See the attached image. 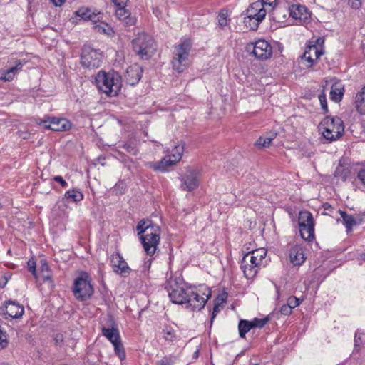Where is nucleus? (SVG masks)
Wrapping results in <instances>:
<instances>
[{
  "label": "nucleus",
  "mask_w": 365,
  "mask_h": 365,
  "mask_svg": "<svg viewBox=\"0 0 365 365\" xmlns=\"http://www.w3.org/2000/svg\"><path fill=\"white\" fill-rule=\"evenodd\" d=\"M95 82L98 88L109 96H118L122 87L121 76L113 71H100L95 78Z\"/></svg>",
  "instance_id": "nucleus-1"
},
{
  "label": "nucleus",
  "mask_w": 365,
  "mask_h": 365,
  "mask_svg": "<svg viewBox=\"0 0 365 365\" xmlns=\"http://www.w3.org/2000/svg\"><path fill=\"white\" fill-rule=\"evenodd\" d=\"M267 255V250L261 248L245 254L241 261V268L247 279H252L258 272Z\"/></svg>",
  "instance_id": "nucleus-2"
},
{
  "label": "nucleus",
  "mask_w": 365,
  "mask_h": 365,
  "mask_svg": "<svg viewBox=\"0 0 365 365\" xmlns=\"http://www.w3.org/2000/svg\"><path fill=\"white\" fill-rule=\"evenodd\" d=\"M187 292L188 297L186 299L185 307L190 308L192 311L204 308L212 294L210 288L205 285L188 287Z\"/></svg>",
  "instance_id": "nucleus-3"
},
{
  "label": "nucleus",
  "mask_w": 365,
  "mask_h": 365,
  "mask_svg": "<svg viewBox=\"0 0 365 365\" xmlns=\"http://www.w3.org/2000/svg\"><path fill=\"white\" fill-rule=\"evenodd\" d=\"M322 135L329 142L336 140L344 131L343 120L339 117L327 116L319 125Z\"/></svg>",
  "instance_id": "nucleus-4"
},
{
  "label": "nucleus",
  "mask_w": 365,
  "mask_h": 365,
  "mask_svg": "<svg viewBox=\"0 0 365 365\" xmlns=\"http://www.w3.org/2000/svg\"><path fill=\"white\" fill-rule=\"evenodd\" d=\"M73 292L76 299L83 302L93 294V288L91 285V278L86 272H82L74 280Z\"/></svg>",
  "instance_id": "nucleus-5"
},
{
  "label": "nucleus",
  "mask_w": 365,
  "mask_h": 365,
  "mask_svg": "<svg viewBox=\"0 0 365 365\" xmlns=\"http://www.w3.org/2000/svg\"><path fill=\"white\" fill-rule=\"evenodd\" d=\"M267 11L264 9V3L256 1L251 4L247 9L245 23L252 30H257L259 24L265 18Z\"/></svg>",
  "instance_id": "nucleus-6"
},
{
  "label": "nucleus",
  "mask_w": 365,
  "mask_h": 365,
  "mask_svg": "<svg viewBox=\"0 0 365 365\" xmlns=\"http://www.w3.org/2000/svg\"><path fill=\"white\" fill-rule=\"evenodd\" d=\"M134 51L144 60L149 59L155 51L154 39L148 34L139 35L133 41Z\"/></svg>",
  "instance_id": "nucleus-7"
},
{
  "label": "nucleus",
  "mask_w": 365,
  "mask_h": 365,
  "mask_svg": "<svg viewBox=\"0 0 365 365\" xmlns=\"http://www.w3.org/2000/svg\"><path fill=\"white\" fill-rule=\"evenodd\" d=\"M191 47L192 43L189 39H185L175 47L174 58L172 63L173 68L178 72H182L187 66Z\"/></svg>",
  "instance_id": "nucleus-8"
},
{
  "label": "nucleus",
  "mask_w": 365,
  "mask_h": 365,
  "mask_svg": "<svg viewBox=\"0 0 365 365\" xmlns=\"http://www.w3.org/2000/svg\"><path fill=\"white\" fill-rule=\"evenodd\" d=\"M185 150V144L181 143L176 145L171 152V154L163 158L160 161L157 163H150V168L155 170L165 171L170 165H175L182 158Z\"/></svg>",
  "instance_id": "nucleus-9"
},
{
  "label": "nucleus",
  "mask_w": 365,
  "mask_h": 365,
  "mask_svg": "<svg viewBox=\"0 0 365 365\" xmlns=\"http://www.w3.org/2000/svg\"><path fill=\"white\" fill-rule=\"evenodd\" d=\"M161 228L160 226H155L152 231L142 235L140 242L145 253L149 256H153L160 244Z\"/></svg>",
  "instance_id": "nucleus-10"
},
{
  "label": "nucleus",
  "mask_w": 365,
  "mask_h": 365,
  "mask_svg": "<svg viewBox=\"0 0 365 365\" xmlns=\"http://www.w3.org/2000/svg\"><path fill=\"white\" fill-rule=\"evenodd\" d=\"M102 53L89 46H85L82 49L81 63L83 67L97 68L102 61Z\"/></svg>",
  "instance_id": "nucleus-11"
},
{
  "label": "nucleus",
  "mask_w": 365,
  "mask_h": 365,
  "mask_svg": "<svg viewBox=\"0 0 365 365\" xmlns=\"http://www.w3.org/2000/svg\"><path fill=\"white\" fill-rule=\"evenodd\" d=\"M102 334L112 343L115 354L123 361L126 355L118 329L103 327Z\"/></svg>",
  "instance_id": "nucleus-12"
},
{
  "label": "nucleus",
  "mask_w": 365,
  "mask_h": 365,
  "mask_svg": "<svg viewBox=\"0 0 365 365\" xmlns=\"http://www.w3.org/2000/svg\"><path fill=\"white\" fill-rule=\"evenodd\" d=\"M187 287L179 284L175 281H171L168 288V296L173 304L185 305L186 299L188 297Z\"/></svg>",
  "instance_id": "nucleus-13"
},
{
  "label": "nucleus",
  "mask_w": 365,
  "mask_h": 365,
  "mask_svg": "<svg viewBox=\"0 0 365 365\" xmlns=\"http://www.w3.org/2000/svg\"><path fill=\"white\" fill-rule=\"evenodd\" d=\"M255 57L260 60H266L271 57L272 48L269 43L265 40H258L248 46Z\"/></svg>",
  "instance_id": "nucleus-14"
},
{
  "label": "nucleus",
  "mask_w": 365,
  "mask_h": 365,
  "mask_svg": "<svg viewBox=\"0 0 365 365\" xmlns=\"http://www.w3.org/2000/svg\"><path fill=\"white\" fill-rule=\"evenodd\" d=\"M199 172L188 168L181 178L180 188L182 190L191 192L199 186Z\"/></svg>",
  "instance_id": "nucleus-15"
},
{
  "label": "nucleus",
  "mask_w": 365,
  "mask_h": 365,
  "mask_svg": "<svg viewBox=\"0 0 365 365\" xmlns=\"http://www.w3.org/2000/svg\"><path fill=\"white\" fill-rule=\"evenodd\" d=\"M110 264L114 272L123 277L128 276L131 269L127 262L119 252H115L110 256Z\"/></svg>",
  "instance_id": "nucleus-16"
},
{
  "label": "nucleus",
  "mask_w": 365,
  "mask_h": 365,
  "mask_svg": "<svg viewBox=\"0 0 365 365\" xmlns=\"http://www.w3.org/2000/svg\"><path fill=\"white\" fill-rule=\"evenodd\" d=\"M320 41L321 38H317L307 45L302 58L309 63V67L312 66L314 62L323 54L322 49L316 45V43L318 44Z\"/></svg>",
  "instance_id": "nucleus-17"
},
{
  "label": "nucleus",
  "mask_w": 365,
  "mask_h": 365,
  "mask_svg": "<svg viewBox=\"0 0 365 365\" xmlns=\"http://www.w3.org/2000/svg\"><path fill=\"white\" fill-rule=\"evenodd\" d=\"M1 309L4 311V314L6 319L9 318H21L24 313V307L21 304L11 300L6 302L4 306L1 307Z\"/></svg>",
  "instance_id": "nucleus-18"
},
{
  "label": "nucleus",
  "mask_w": 365,
  "mask_h": 365,
  "mask_svg": "<svg viewBox=\"0 0 365 365\" xmlns=\"http://www.w3.org/2000/svg\"><path fill=\"white\" fill-rule=\"evenodd\" d=\"M142 74V68L138 64H133L127 68L123 78L128 84L135 86L140 80Z\"/></svg>",
  "instance_id": "nucleus-19"
},
{
  "label": "nucleus",
  "mask_w": 365,
  "mask_h": 365,
  "mask_svg": "<svg viewBox=\"0 0 365 365\" xmlns=\"http://www.w3.org/2000/svg\"><path fill=\"white\" fill-rule=\"evenodd\" d=\"M42 123L45 128L54 131H66L68 130L71 127V123L66 118H53L51 120H44Z\"/></svg>",
  "instance_id": "nucleus-20"
},
{
  "label": "nucleus",
  "mask_w": 365,
  "mask_h": 365,
  "mask_svg": "<svg viewBox=\"0 0 365 365\" xmlns=\"http://www.w3.org/2000/svg\"><path fill=\"white\" fill-rule=\"evenodd\" d=\"M75 14L84 21H91L98 22L103 19V14L101 12L95 13L87 7H81L75 11Z\"/></svg>",
  "instance_id": "nucleus-21"
},
{
  "label": "nucleus",
  "mask_w": 365,
  "mask_h": 365,
  "mask_svg": "<svg viewBox=\"0 0 365 365\" xmlns=\"http://www.w3.org/2000/svg\"><path fill=\"white\" fill-rule=\"evenodd\" d=\"M289 259L294 266H299L305 261L303 247L299 245L293 246L289 250Z\"/></svg>",
  "instance_id": "nucleus-22"
},
{
  "label": "nucleus",
  "mask_w": 365,
  "mask_h": 365,
  "mask_svg": "<svg viewBox=\"0 0 365 365\" xmlns=\"http://www.w3.org/2000/svg\"><path fill=\"white\" fill-rule=\"evenodd\" d=\"M24 63V61L16 60L14 66H11L6 71H2V74L0 76V80L4 81H12L15 76L22 69Z\"/></svg>",
  "instance_id": "nucleus-23"
},
{
  "label": "nucleus",
  "mask_w": 365,
  "mask_h": 365,
  "mask_svg": "<svg viewBox=\"0 0 365 365\" xmlns=\"http://www.w3.org/2000/svg\"><path fill=\"white\" fill-rule=\"evenodd\" d=\"M289 14L292 18L299 20H305L309 16L306 7L301 5H292L289 8Z\"/></svg>",
  "instance_id": "nucleus-24"
},
{
  "label": "nucleus",
  "mask_w": 365,
  "mask_h": 365,
  "mask_svg": "<svg viewBox=\"0 0 365 365\" xmlns=\"http://www.w3.org/2000/svg\"><path fill=\"white\" fill-rule=\"evenodd\" d=\"M155 226L158 225L153 224L152 221L149 220L140 221L136 227L138 235L140 238L142 237V235H144L145 234L148 233L150 231H152Z\"/></svg>",
  "instance_id": "nucleus-25"
},
{
  "label": "nucleus",
  "mask_w": 365,
  "mask_h": 365,
  "mask_svg": "<svg viewBox=\"0 0 365 365\" xmlns=\"http://www.w3.org/2000/svg\"><path fill=\"white\" fill-rule=\"evenodd\" d=\"M341 217L343 219L344 225L346 228V231L351 232L353 227L357 225L356 215L353 217L352 215H348L346 212L342 211L341 210H338Z\"/></svg>",
  "instance_id": "nucleus-26"
},
{
  "label": "nucleus",
  "mask_w": 365,
  "mask_h": 365,
  "mask_svg": "<svg viewBox=\"0 0 365 365\" xmlns=\"http://www.w3.org/2000/svg\"><path fill=\"white\" fill-rule=\"evenodd\" d=\"M298 223L299 227H304L306 225L314 224L312 213L307 210L299 212Z\"/></svg>",
  "instance_id": "nucleus-27"
},
{
  "label": "nucleus",
  "mask_w": 365,
  "mask_h": 365,
  "mask_svg": "<svg viewBox=\"0 0 365 365\" xmlns=\"http://www.w3.org/2000/svg\"><path fill=\"white\" fill-rule=\"evenodd\" d=\"M115 14L118 19L126 24H133V20L130 18V12L125 7H118L115 9Z\"/></svg>",
  "instance_id": "nucleus-28"
},
{
  "label": "nucleus",
  "mask_w": 365,
  "mask_h": 365,
  "mask_svg": "<svg viewBox=\"0 0 365 365\" xmlns=\"http://www.w3.org/2000/svg\"><path fill=\"white\" fill-rule=\"evenodd\" d=\"M299 232L302 239L306 241H312L314 238V224L299 227Z\"/></svg>",
  "instance_id": "nucleus-29"
},
{
  "label": "nucleus",
  "mask_w": 365,
  "mask_h": 365,
  "mask_svg": "<svg viewBox=\"0 0 365 365\" xmlns=\"http://www.w3.org/2000/svg\"><path fill=\"white\" fill-rule=\"evenodd\" d=\"M356 110L362 115H365V86L356 96Z\"/></svg>",
  "instance_id": "nucleus-30"
},
{
  "label": "nucleus",
  "mask_w": 365,
  "mask_h": 365,
  "mask_svg": "<svg viewBox=\"0 0 365 365\" xmlns=\"http://www.w3.org/2000/svg\"><path fill=\"white\" fill-rule=\"evenodd\" d=\"M344 95V88L339 83H335L331 86L330 91V98L332 101L338 103L341 101Z\"/></svg>",
  "instance_id": "nucleus-31"
},
{
  "label": "nucleus",
  "mask_w": 365,
  "mask_h": 365,
  "mask_svg": "<svg viewBox=\"0 0 365 365\" xmlns=\"http://www.w3.org/2000/svg\"><path fill=\"white\" fill-rule=\"evenodd\" d=\"M276 136L277 133H270L268 136L259 137L255 142V145L260 148H267Z\"/></svg>",
  "instance_id": "nucleus-32"
},
{
  "label": "nucleus",
  "mask_w": 365,
  "mask_h": 365,
  "mask_svg": "<svg viewBox=\"0 0 365 365\" xmlns=\"http://www.w3.org/2000/svg\"><path fill=\"white\" fill-rule=\"evenodd\" d=\"M64 198L73 202H78L83 199V195L79 190L73 189L66 192Z\"/></svg>",
  "instance_id": "nucleus-33"
},
{
  "label": "nucleus",
  "mask_w": 365,
  "mask_h": 365,
  "mask_svg": "<svg viewBox=\"0 0 365 365\" xmlns=\"http://www.w3.org/2000/svg\"><path fill=\"white\" fill-rule=\"evenodd\" d=\"M101 20L102 19H100L98 22H93V29L98 33L104 34H110L113 32L112 28L108 24Z\"/></svg>",
  "instance_id": "nucleus-34"
},
{
  "label": "nucleus",
  "mask_w": 365,
  "mask_h": 365,
  "mask_svg": "<svg viewBox=\"0 0 365 365\" xmlns=\"http://www.w3.org/2000/svg\"><path fill=\"white\" fill-rule=\"evenodd\" d=\"M163 338L168 341H173L176 339V331L173 326L165 324L163 328Z\"/></svg>",
  "instance_id": "nucleus-35"
},
{
  "label": "nucleus",
  "mask_w": 365,
  "mask_h": 365,
  "mask_svg": "<svg viewBox=\"0 0 365 365\" xmlns=\"http://www.w3.org/2000/svg\"><path fill=\"white\" fill-rule=\"evenodd\" d=\"M253 328L251 321L241 319L238 324L239 334L241 338H245V334Z\"/></svg>",
  "instance_id": "nucleus-36"
},
{
  "label": "nucleus",
  "mask_w": 365,
  "mask_h": 365,
  "mask_svg": "<svg viewBox=\"0 0 365 365\" xmlns=\"http://www.w3.org/2000/svg\"><path fill=\"white\" fill-rule=\"evenodd\" d=\"M350 170L348 167L339 165L335 170V176L341 178L343 181H345L349 177Z\"/></svg>",
  "instance_id": "nucleus-37"
},
{
  "label": "nucleus",
  "mask_w": 365,
  "mask_h": 365,
  "mask_svg": "<svg viewBox=\"0 0 365 365\" xmlns=\"http://www.w3.org/2000/svg\"><path fill=\"white\" fill-rule=\"evenodd\" d=\"M41 272L42 273V277L44 281L51 280V277L49 274V267L46 260L41 261Z\"/></svg>",
  "instance_id": "nucleus-38"
},
{
  "label": "nucleus",
  "mask_w": 365,
  "mask_h": 365,
  "mask_svg": "<svg viewBox=\"0 0 365 365\" xmlns=\"http://www.w3.org/2000/svg\"><path fill=\"white\" fill-rule=\"evenodd\" d=\"M9 344L7 334L0 329V350L5 349Z\"/></svg>",
  "instance_id": "nucleus-39"
},
{
  "label": "nucleus",
  "mask_w": 365,
  "mask_h": 365,
  "mask_svg": "<svg viewBox=\"0 0 365 365\" xmlns=\"http://www.w3.org/2000/svg\"><path fill=\"white\" fill-rule=\"evenodd\" d=\"M268 320L269 319L267 317L262 319L255 318L252 321H251V322L252 324L253 328H262L267 323Z\"/></svg>",
  "instance_id": "nucleus-40"
},
{
  "label": "nucleus",
  "mask_w": 365,
  "mask_h": 365,
  "mask_svg": "<svg viewBox=\"0 0 365 365\" xmlns=\"http://www.w3.org/2000/svg\"><path fill=\"white\" fill-rule=\"evenodd\" d=\"M300 303H301V300L299 298L292 296V297H289L287 304L288 305H289V307L292 309H294V308L298 307L300 304Z\"/></svg>",
  "instance_id": "nucleus-41"
},
{
  "label": "nucleus",
  "mask_w": 365,
  "mask_h": 365,
  "mask_svg": "<svg viewBox=\"0 0 365 365\" xmlns=\"http://www.w3.org/2000/svg\"><path fill=\"white\" fill-rule=\"evenodd\" d=\"M319 101L320 102L322 110L324 113L328 112V106L327 103L326 96L324 93L319 95Z\"/></svg>",
  "instance_id": "nucleus-42"
},
{
  "label": "nucleus",
  "mask_w": 365,
  "mask_h": 365,
  "mask_svg": "<svg viewBox=\"0 0 365 365\" xmlns=\"http://www.w3.org/2000/svg\"><path fill=\"white\" fill-rule=\"evenodd\" d=\"M228 23L227 15L225 13H220L218 15V24L220 27H225Z\"/></svg>",
  "instance_id": "nucleus-43"
},
{
  "label": "nucleus",
  "mask_w": 365,
  "mask_h": 365,
  "mask_svg": "<svg viewBox=\"0 0 365 365\" xmlns=\"http://www.w3.org/2000/svg\"><path fill=\"white\" fill-rule=\"evenodd\" d=\"M363 337L364 335L361 334H358L357 333L355 334L354 336V346L355 349L358 350L362 344L363 341Z\"/></svg>",
  "instance_id": "nucleus-44"
},
{
  "label": "nucleus",
  "mask_w": 365,
  "mask_h": 365,
  "mask_svg": "<svg viewBox=\"0 0 365 365\" xmlns=\"http://www.w3.org/2000/svg\"><path fill=\"white\" fill-rule=\"evenodd\" d=\"M122 148L128 153H132L133 155L137 154V150L135 146L131 143H125L123 145Z\"/></svg>",
  "instance_id": "nucleus-45"
},
{
  "label": "nucleus",
  "mask_w": 365,
  "mask_h": 365,
  "mask_svg": "<svg viewBox=\"0 0 365 365\" xmlns=\"http://www.w3.org/2000/svg\"><path fill=\"white\" fill-rule=\"evenodd\" d=\"M28 269L36 277V262L34 260H29L27 262Z\"/></svg>",
  "instance_id": "nucleus-46"
},
{
  "label": "nucleus",
  "mask_w": 365,
  "mask_h": 365,
  "mask_svg": "<svg viewBox=\"0 0 365 365\" xmlns=\"http://www.w3.org/2000/svg\"><path fill=\"white\" fill-rule=\"evenodd\" d=\"M174 363L173 359L170 356H165L158 361L157 365H172Z\"/></svg>",
  "instance_id": "nucleus-47"
},
{
  "label": "nucleus",
  "mask_w": 365,
  "mask_h": 365,
  "mask_svg": "<svg viewBox=\"0 0 365 365\" xmlns=\"http://www.w3.org/2000/svg\"><path fill=\"white\" fill-rule=\"evenodd\" d=\"M292 309L287 304H284L280 308V313L283 315H289L292 313Z\"/></svg>",
  "instance_id": "nucleus-48"
},
{
  "label": "nucleus",
  "mask_w": 365,
  "mask_h": 365,
  "mask_svg": "<svg viewBox=\"0 0 365 365\" xmlns=\"http://www.w3.org/2000/svg\"><path fill=\"white\" fill-rule=\"evenodd\" d=\"M116 8L126 7L128 0H111Z\"/></svg>",
  "instance_id": "nucleus-49"
},
{
  "label": "nucleus",
  "mask_w": 365,
  "mask_h": 365,
  "mask_svg": "<svg viewBox=\"0 0 365 365\" xmlns=\"http://www.w3.org/2000/svg\"><path fill=\"white\" fill-rule=\"evenodd\" d=\"M357 178L365 185V168H361L359 170Z\"/></svg>",
  "instance_id": "nucleus-50"
},
{
  "label": "nucleus",
  "mask_w": 365,
  "mask_h": 365,
  "mask_svg": "<svg viewBox=\"0 0 365 365\" xmlns=\"http://www.w3.org/2000/svg\"><path fill=\"white\" fill-rule=\"evenodd\" d=\"M219 306H220L219 304H215V305H214V307H213V309H212V312L211 319H210L211 324H212V322L214 321V319L215 318V317L217 316V314L220 312Z\"/></svg>",
  "instance_id": "nucleus-51"
},
{
  "label": "nucleus",
  "mask_w": 365,
  "mask_h": 365,
  "mask_svg": "<svg viewBox=\"0 0 365 365\" xmlns=\"http://www.w3.org/2000/svg\"><path fill=\"white\" fill-rule=\"evenodd\" d=\"M357 225L365 222V211L356 215Z\"/></svg>",
  "instance_id": "nucleus-52"
},
{
  "label": "nucleus",
  "mask_w": 365,
  "mask_h": 365,
  "mask_svg": "<svg viewBox=\"0 0 365 365\" xmlns=\"http://www.w3.org/2000/svg\"><path fill=\"white\" fill-rule=\"evenodd\" d=\"M53 180L58 182L59 184H61V185L63 187H66L68 186V183L66 182L65 180H63V178L60 176V175H56L53 178Z\"/></svg>",
  "instance_id": "nucleus-53"
},
{
  "label": "nucleus",
  "mask_w": 365,
  "mask_h": 365,
  "mask_svg": "<svg viewBox=\"0 0 365 365\" xmlns=\"http://www.w3.org/2000/svg\"><path fill=\"white\" fill-rule=\"evenodd\" d=\"M349 1L351 6L355 9H359L361 5V0H349Z\"/></svg>",
  "instance_id": "nucleus-54"
},
{
  "label": "nucleus",
  "mask_w": 365,
  "mask_h": 365,
  "mask_svg": "<svg viewBox=\"0 0 365 365\" xmlns=\"http://www.w3.org/2000/svg\"><path fill=\"white\" fill-rule=\"evenodd\" d=\"M54 340H55L56 344L62 343L63 341V335L61 334H57L54 338Z\"/></svg>",
  "instance_id": "nucleus-55"
},
{
  "label": "nucleus",
  "mask_w": 365,
  "mask_h": 365,
  "mask_svg": "<svg viewBox=\"0 0 365 365\" xmlns=\"http://www.w3.org/2000/svg\"><path fill=\"white\" fill-rule=\"evenodd\" d=\"M66 0H50V1L56 6H61Z\"/></svg>",
  "instance_id": "nucleus-56"
},
{
  "label": "nucleus",
  "mask_w": 365,
  "mask_h": 365,
  "mask_svg": "<svg viewBox=\"0 0 365 365\" xmlns=\"http://www.w3.org/2000/svg\"><path fill=\"white\" fill-rule=\"evenodd\" d=\"M277 0H261L260 1L264 3V5H269L272 6L275 3Z\"/></svg>",
  "instance_id": "nucleus-57"
},
{
  "label": "nucleus",
  "mask_w": 365,
  "mask_h": 365,
  "mask_svg": "<svg viewBox=\"0 0 365 365\" xmlns=\"http://www.w3.org/2000/svg\"><path fill=\"white\" fill-rule=\"evenodd\" d=\"M323 207H324V210H327V211H331L333 210L332 206L328 203L324 204Z\"/></svg>",
  "instance_id": "nucleus-58"
},
{
  "label": "nucleus",
  "mask_w": 365,
  "mask_h": 365,
  "mask_svg": "<svg viewBox=\"0 0 365 365\" xmlns=\"http://www.w3.org/2000/svg\"><path fill=\"white\" fill-rule=\"evenodd\" d=\"M359 262H361V261H364L365 262V253H363L360 255V258L359 259Z\"/></svg>",
  "instance_id": "nucleus-59"
},
{
  "label": "nucleus",
  "mask_w": 365,
  "mask_h": 365,
  "mask_svg": "<svg viewBox=\"0 0 365 365\" xmlns=\"http://www.w3.org/2000/svg\"><path fill=\"white\" fill-rule=\"evenodd\" d=\"M0 365H9V364L6 363H1V364H0Z\"/></svg>",
  "instance_id": "nucleus-60"
},
{
  "label": "nucleus",
  "mask_w": 365,
  "mask_h": 365,
  "mask_svg": "<svg viewBox=\"0 0 365 365\" xmlns=\"http://www.w3.org/2000/svg\"><path fill=\"white\" fill-rule=\"evenodd\" d=\"M277 10H278V9H277V8H274V11H277Z\"/></svg>",
  "instance_id": "nucleus-61"
}]
</instances>
